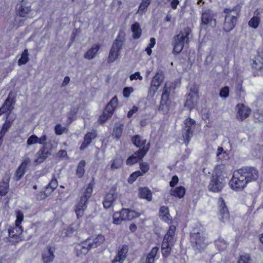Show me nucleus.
Segmentation results:
<instances>
[{"label":"nucleus","mask_w":263,"mask_h":263,"mask_svg":"<svg viewBox=\"0 0 263 263\" xmlns=\"http://www.w3.org/2000/svg\"><path fill=\"white\" fill-rule=\"evenodd\" d=\"M248 183L256 180L259 176L257 170L253 167H246L239 169Z\"/></svg>","instance_id":"nucleus-11"},{"label":"nucleus","mask_w":263,"mask_h":263,"mask_svg":"<svg viewBox=\"0 0 263 263\" xmlns=\"http://www.w3.org/2000/svg\"><path fill=\"white\" fill-rule=\"evenodd\" d=\"M9 177H6L0 183V195L5 196L9 189Z\"/></svg>","instance_id":"nucleus-35"},{"label":"nucleus","mask_w":263,"mask_h":263,"mask_svg":"<svg viewBox=\"0 0 263 263\" xmlns=\"http://www.w3.org/2000/svg\"><path fill=\"white\" fill-rule=\"evenodd\" d=\"M13 100L9 97L7 98L5 101L4 103L2 106L5 111V113L7 111L11 112L13 109V104H14Z\"/></svg>","instance_id":"nucleus-42"},{"label":"nucleus","mask_w":263,"mask_h":263,"mask_svg":"<svg viewBox=\"0 0 263 263\" xmlns=\"http://www.w3.org/2000/svg\"><path fill=\"white\" fill-rule=\"evenodd\" d=\"M117 197V194L116 190L112 187L104 198L103 201L104 207L106 209L109 208L112 205L114 201Z\"/></svg>","instance_id":"nucleus-19"},{"label":"nucleus","mask_w":263,"mask_h":263,"mask_svg":"<svg viewBox=\"0 0 263 263\" xmlns=\"http://www.w3.org/2000/svg\"><path fill=\"white\" fill-rule=\"evenodd\" d=\"M236 91L237 93L240 97L243 98L245 95V90L242 87L241 84H239L236 88Z\"/></svg>","instance_id":"nucleus-60"},{"label":"nucleus","mask_w":263,"mask_h":263,"mask_svg":"<svg viewBox=\"0 0 263 263\" xmlns=\"http://www.w3.org/2000/svg\"><path fill=\"white\" fill-rule=\"evenodd\" d=\"M124 42V40L123 37H121L120 35L114 41L108 55V63H112L118 58Z\"/></svg>","instance_id":"nucleus-5"},{"label":"nucleus","mask_w":263,"mask_h":263,"mask_svg":"<svg viewBox=\"0 0 263 263\" xmlns=\"http://www.w3.org/2000/svg\"><path fill=\"white\" fill-rule=\"evenodd\" d=\"M132 30L133 33L134 39H139L141 35V29L138 23H135L132 26Z\"/></svg>","instance_id":"nucleus-41"},{"label":"nucleus","mask_w":263,"mask_h":263,"mask_svg":"<svg viewBox=\"0 0 263 263\" xmlns=\"http://www.w3.org/2000/svg\"><path fill=\"white\" fill-rule=\"evenodd\" d=\"M240 8L241 7L239 5H237L232 8H226L224 10V12L226 14V16H229L232 19L237 21V17L239 15Z\"/></svg>","instance_id":"nucleus-25"},{"label":"nucleus","mask_w":263,"mask_h":263,"mask_svg":"<svg viewBox=\"0 0 263 263\" xmlns=\"http://www.w3.org/2000/svg\"><path fill=\"white\" fill-rule=\"evenodd\" d=\"M140 198L151 201L152 199V194L151 191L147 187L140 188L139 190Z\"/></svg>","instance_id":"nucleus-36"},{"label":"nucleus","mask_w":263,"mask_h":263,"mask_svg":"<svg viewBox=\"0 0 263 263\" xmlns=\"http://www.w3.org/2000/svg\"><path fill=\"white\" fill-rule=\"evenodd\" d=\"M171 194L179 198L183 197L185 194V190L183 186H179L170 191Z\"/></svg>","instance_id":"nucleus-40"},{"label":"nucleus","mask_w":263,"mask_h":263,"mask_svg":"<svg viewBox=\"0 0 263 263\" xmlns=\"http://www.w3.org/2000/svg\"><path fill=\"white\" fill-rule=\"evenodd\" d=\"M158 250L159 248L158 247L153 248L146 256L145 263H154Z\"/></svg>","instance_id":"nucleus-37"},{"label":"nucleus","mask_w":263,"mask_h":263,"mask_svg":"<svg viewBox=\"0 0 263 263\" xmlns=\"http://www.w3.org/2000/svg\"><path fill=\"white\" fill-rule=\"evenodd\" d=\"M25 169L22 167V166H20L16 170V172L15 173V176L16 178V180H18L20 179L22 176L25 174Z\"/></svg>","instance_id":"nucleus-54"},{"label":"nucleus","mask_w":263,"mask_h":263,"mask_svg":"<svg viewBox=\"0 0 263 263\" xmlns=\"http://www.w3.org/2000/svg\"><path fill=\"white\" fill-rule=\"evenodd\" d=\"M29 60L28 50L27 49L24 50L22 52L21 58L18 61V65L21 66L26 64Z\"/></svg>","instance_id":"nucleus-44"},{"label":"nucleus","mask_w":263,"mask_h":263,"mask_svg":"<svg viewBox=\"0 0 263 263\" xmlns=\"http://www.w3.org/2000/svg\"><path fill=\"white\" fill-rule=\"evenodd\" d=\"M13 121V119H12L11 120L9 119L8 120L7 117L5 122L2 125L1 131L6 134L11 126Z\"/></svg>","instance_id":"nucleus-48"},{"label":"nucleus","mask_w":263,"mask_h":263,"mask_svg":"<svg viewBox=\"0 0 263 263\" xmlns=\"http://www.w3.org/2000/svg\"><path fill=\"white\" fill-rule=\"evenodd\" d=\"M224 185V177L218 178L212 176L208 188L210 191L213 192H219L221 191Z\"/></svg>","instance_id":"nucleus-13"},{"label":"nucleus","mask_w":263,"mask_h":263,"mask_svg":"<svg viewBox=\"0 0 263 263\" xmlns=\"http://www.w3.org/2000/svg\"><path fill=\"white\" fill-rule=\"evenodd\" d=\"M149 150V146H147L146 148H140V149L135 152L132 156H130L126 160L127 165H133L141 160L146 155Z\"/></svg>","instance_id":"nucleus-14"},{"label":"nucleus","mask_w":263,"mask_h":263,"mask_svg":"<svg viewBox=\"0 0 263 263\" xmlns=\"http://www.w3.org/2000/svg\"><path fill=\"white\" fill-rule=\"evenodd\" d=\"M16 219L15 221V225L16 226H20V224L22 222L23 218L24 215L22 212L18 211L16 212Z\"/></svg>","instance_id":"nucleus-56"},{"label":"nucleus","mask_w":263,"mask_h":263,"mask_svg":"<svg viewBox=\"0 0 263 263\" xmlns=\"http://www.w3.org/2000/svg\"><path fill=\"white\" fill-rule=\"evenodd\" d=\"M112 114V112L106 111V108H105L102 115L99 118L100 122L101 123L105 122L108 118L111 117Z\"/></svg>","instance_id":"nucleus-47"},{"label":"nucleus","mask_w":263,"mask_h":263,"mask_svg":"<svg viewBox=\"0 0 263 263\" xmlns=\"http://www.w3.org/2000/svg\"><path fill=\"white\" fill-rule=\"evenodd\" d=\"M248 182L240 170L235 171L229 182L231 188L236 191L242 190L247 185Z\"/></svg>","instance_id":"nucleus-4"},{"label":"nucleus","mask_w":263,"mask_h":263,"mask_svg":"<svg viewBox=\"0 0 263 263\" xmlns=\"http://www.w3.org/2000/svg\"><path fill=\"white\" fill-rule=\"evenodd\" d=\"M190 32V29L186 28L184 29V32H181L174 37L173 45L174 52L178 54L182 50L184 42L187 43L189 41V35Z\"/></svg>","instance_id":"nucleus-3"},{"label":"nucleus","mask_w":263,"mask_h":263,"mask_svg":"<svg viewBox=\"0 0 263 263\" xmlns=\"http://www.w3.org/2000/svg\"><path fill=\"white\" fill-rule=\"evenodd\" d=\"M121 214L122 218L124 220H130L134 218L138 217L140 214L133 210H130L128 209H123L121 210Z\"/></svg>","instance_id":"nucleus-24"},{"label":"nucleus","mask_w":263,"mask_h":263,"mask_svg":"<svg viewBox=\"0 0 263 263\" xmlns=\"http://www.w3.org/2000/svg\"><path fill=\"white\" fill-rule=\"evenodd\" d=\"M164 79V75L163 71L160 69L158 70L151 81L148 91V96L151 97H154L159 87L163 83Z\"/></svg>","instance_id":"nucleus-6"},{"label":"nucleus","mask_w":263,"mask_h":263,"mask_svg":"<svg viewBox=\"0 0 263 263\" xmlns=\"http://www.w3.org/2000/svg\"><path fill=\"white\" fill-rule=\"evenodd\" d=\"M16 9L21 17H26L27 15L29 18H33L36 14V12L30 9V5L26 3V1H21Z\"/></svg>","instance_id":"nucleus-10"},{"label":"nucleus","mask_w":263,"mask_h":263,"mask_svg":"<svg viewBox=\"0 0 263 263\" xmlns=\"http://www.w3.org/2000/svg\"><path fill=\"white\" fill-rule=\"evenodd\" d=\"M253 69L257 71V74L263 73V59L260 56H257L253 60L252 63Z\"/></svg>","instance_id":"nucleus-26"},{"label":"nucleus","mask_w":263,"mask_h":263,"mask_svg":"<svg viewBox=\"0 0 263 263\" xmlns=\"http://www.w3.org/2000/svg\"><path fill=\"white\" fill-rule=\"evenodd\" d=\"M64 128L60 124H58L55 127V132L57 135H61L63 133Z\"/></svg>","instance_id":"nucleus-64"},{"label":"nucleus","mask_w":263,"mask_h":263,"mask_svg":"<svg viewBox=\"0 0 263 263\" xmlns=\"http://www.w3.org/2000/svg\"><path fill=\"white\" fill-rule=\"evenodd\" d=\"M113 222L116 224H120L122 221L124 220L122 218V215L121 214V211L119 213L116 212L114 213L113 215Z\"/></svg>","instance_id":"nucleus-52"},{"label":"nucleus","mask_w":263,"mask_h":263,"mask_svg":"<svg viewBox=\"0 0 263 263\" xmlns=\"http://www.w3.org/2000/svg\"><path fill=\"white\" fill-rule=\"evenodd\" d=\"M87 200L85 197H81L78 204L76 205L75 212L78 218L83 216L87 207Z\"/></svg>","instance_id":"nucleus-21"},{"label":"nucleus","mask_w":263,"mask_h":263,"mask_svg":"<svg viewBox=\"0 0 263 263\" xmlns=\"http://www.w3.org/2000/svg\"><path fill=\"white\" fill-rule=\"evenodd\" d=\"M105 240L104 236L98 235L89 237L85 240L74 245V253L77 257L85 255L91 249L101 245Z\"/></svg>","instance_id":"nucleus-1"},{"label":"nucleus","mask_w":263,"mask_h":263,"mask_svg":"<svg viewBox=\"0 0 263 263\" xmlns=\"http://www.w3.org/2000/svg\"><path fill=\"white\" fill-rule=\"evenodd\" d=\"M133 91L134 89L132 87H125L123 90V96L128 98Z\"/></svg>","instance_id":"nucleus-63"},{"label":"nucleus","mask_w":263,"mask_h":263,"mask_svg":"<svg viewBox=\"0 0 263 263\" xmlns=\"http://www.w3.org/2000/svg\"><path fill=\"white\" fill-rule=\"evenodd\" d=\"M199 98L198 91L195 87L191 89L185 103V106L192 109L196 105Z\"/></svg>","instance_id":"nucleus-15"},{"label":"nucleus","mask_w":263,"mask_h":263,"mask_svg":"<svg viewBox=\"0 0 263 263\" xmlns=\"http://www.w3.org/2000/svg\"><path fill=\"white\" fill-rule=\"evenodd\" d=\"M42 147L36 154V158L34 162L36 163L43 162L50 155L52 151V146L49 141L45 144L42 145Z\"/></svg>","instance_id":"nucleus-8"},{"label":"nucleus","mask_w":263,"mask_h":263,"mask_svg":"<svg viewBox=\"0 0 263 263\" xmlns=\"http://www.w3.org/2000/svg\"><path fill=\"white\" fill-rule=\"evenodd\" d=\"M22 229L21 226H16L8 229V235L9 237L12 238H14L15 241H17L18 236L22 233Z\"/></svg>","instance_id":"nucleus-29"},{"label":"nucleus","mask_w":263,"mask_h":263,"mask_svg":"<svg viewBox=\"0 0 263 263\" xmlns=\"http://www.w3.org/2000/svg\"><path fill=\"white\" fill-rule=\"evenodd\" d=\"M191 243L194 249L198 252L203 250L209 244L208 238L203 232L192 233Z\"/></svg>","instance_id":"nucleus-2"},{"label":"nucleus","mask_w":263,"mask_h":263,"mask_svg":"<svg viewBox=\"0 0 263 263\" xmlns=\"http://www.w3.org/2000/svg\"><path fill=\"white\" fill-rule=\"evenodd\" d=\"M165 85L164 87L163 91L161 96V100L159 107V110L163 114H167L170 110L174 109L173 105H171L169 101L170 91Z\"/></svg>","instance_id":"nucleus-7"},{"label":"nucleus","mask_w":263,"mask_h":263,"mask_svg":"<svg viewBox=\"0 0 263 263\" xmlns=\"http://www.w3.org/2000/svg\"><path fill=\"white\" fill-rule=\"evenodd\" d=\"M122 164L123 160L121 158L117 157L112 160L111 164L110 165V169L111 170L119 169L121 167Z\"/></svg>","instance_id":"nucleus-45"},{"label":"nucleus","mask_w":263,"mask_h":263,"mask_svg":"<svg viewBox=\"0 0 263 263\" xmlns=\"http://www.w3.org/2000/svg\"><path fill=\"white\" fill-rule=\"evenodd\" d=\"M174 245V243H171V242H167V241H165L163 239L161 246V251L162 255L164 257H166L170 254L172 248Z\"/></svg>","instance_id":"nucleus-30"},{"label":"nucleus","mask_w":263,"mask_h":263,"mask_svg":"<svg viewBox=\"0 0 263 263\" xmlns=\"http://www.w3.org/2000/svg\"><path fill=\"white\" fill-rule=\"evenodd\" d=\"M259 14V12L258 11H256L255 12V16H254L249 21V25L254 28H256L259 25L260 20L259 18L257 16Z\"/></svg>","instance_id":"nucleus-46"},{"label":"nucleus","mask_w":263,"mask_h":263,"mask_svg":"<svg viewBox=\"0 0 263 263\" xmlns=\"http://www.w3.org/2000/svg\"><path fill=\"white\" fill-rule=\"evenodd\" d=\"M58 185L57 180L55 178H52L47 185L44 194L41 193L42 195H44L43 198H45L52 193L57 187Z\"/></svg>","instance_id":"nucleus-28"},{"label":"nucleus","mask_w":263,"mask_h":263,"mask_svg":"<svg viewBox=\"0 0 263 263\" xmlns=\"http://www.w3.org/2000/svg\"><path fill=\"white\" fill-rule=\"evenodd\" d=\"M160 216L161 219L167 223L172 221L168 209L166 206H161L159 211Z\"/></svg>","instance_id":"nucleus-34"},{"label":"nucleus","mask_w":263,"mask_h":263,"mask_svg":"<svg viewBox=\"0 0 263 263\" xmlns=\"http://www.w3.org/2000/svg\"><path fill=\"white\" fill-rule=\"evenodd\" d=\"M93 185L91 183H89L83 195L81 197H85L88 200L91 196L92 192Z\"/></svg>","instance_id":"nucleus-51"},{"label":"nucleus","mask_w":263,"mask_h":263,"mask_svg":"<svg viewBox=\"0 0 263 263\" xmlns=\"http://www.w3.org/2000/svg\"><path fill=\"white\" fill-rule=\"evenodd\" d=\"M236 20L232 19L229 16H225V21L223 24V30L226 32H229L235 27Z\"/></svg>","instance_id":"nucleus-31"},{"label":"nucleus","mask_w":263,"mask_h":263,"mask_svg":"<svg viewBox=\"0 0 263 263\" xmlns=\"http://www.w3.org/2000/svg\"><path fill=\"white\" fill-rule=\"evenodd\" d=\"M184 127L182 129V137L186 145H188L190 139L193 136L192 126L195 124V121L192 119H187L185 120Z\"/></svg>","instance_id":"nucleus-9"},{"label":"nucleus","mask_w":263,"mask_h":263,"mask_svg":"<svg viewBox=\"0 0 263 263\" xmlns=\"http://www.w3.org/2000/svg\"><path fill=\"white\" fill-rule=\"evenodd\" d=\"M150 3L149 1H142L141 4H140L139 7L138 12L139 13H143L145 11L146 8L148 7V6L149 5Z\"/></svg>","instance_id":"nucleus-58"},{"label":"nucleus","mask_w":263,"mask_h":263,"mask_svg":"<svg viewBox=\"0 0 263 263\" xmlns=\"http://www.w3.org/2000/svg\"><path fill=\"white\" fill-rule=\"evenodd\" d=\"M47 139V136L45 134L43 135L40 138L35 135H32L28 138L27 140V147H29L37 143L42 145L48 142Z\"/></svg>","instance_id":"nucleus-18"},{"label":"nucleus","mask_w":263,"mask_h":263,"mask_svg":"<svg viewBox=\"0 0 263 263\" xmlns=\"http://www.w3.org/2000/svg\"><path fill=\"white\" fill-rule=\"evenodd\" d=\"M128 248L127 246L124 245L118 251V254L112 260V263H123L126 257Z\"/></svg>","instance_id":"nucleus-22"},{"label":"nucleus","mask_w":263,"mask_h":263,"mask_svg":"<svg viewBox=\"0 0 263 263\" xmlns=\"http://www.w3.org/2000/svg\"><path fill=\"white\" fill-rule=\"evenodd\" d=\"M236 118L242 121L248 118L251 114V109L243 104H238L236 105Z\"/></svg>","instance_id":"nucleus-16"},{"label":"nucleus","mask_w":263,"mask_h":263,"mask_svg":"<svg viewBox=\"0 0 263 263\" xmlns=\"http://www.w3.org/2000/svg\"><path fill=\"white\" fill-rule=\"evenodd\" d=\"M132 142L134 144L140 148H146L147 146H149V143L146 145V140L141 139V137L138 135L135 136L132 138Z\"/></svg>","instance_id":"nucleus-33"},{"label":"nucleus","mask_w":263,"mask_h":263,"mask_svg":"<svg viewBox=\"0 0 263 263\" xmlns=\"http://www.w3.org/2000/svg\"><path fill=\"white\" fill-rule=\"evenodd\" d=\"M86 162L84 160H81L78 164L76 170V175L79 178L83 177L85 173L84 167L85 166Z\"/></svg>","instance_id":"nucleus-43"},{"label":"nucleus","mask_w":263,"mask_h":263,"mask_svg":"<svg viewBox=\"0 0 263 263\" xmlns=\"http://www.w3.org/2000/svg\"><path fill=\"white\" fill-rule=\"evenodd\" d=\"M118 104V98L116 96L113 97L106 106V111L114 112Z\"/></svg>","instance_id":"nucleus-39"},{"label":"nucleus","mask_w":263,"mask_h":263,"mask_svg":"<svg viewBox=\"0 0 263 263\" xmlns=\"http://www.w3.org/2000/svg\"><path fill=\"white\" fill-rule=\"evenodd\" d=\"M218 217L220 221L227 222L229 220L230 214L224 200L222 198L218 199Z\"/></svg>","instance_id":"nucleus-12"},{"label":"nucleus","mask_w":263,"mask_h":263,"mask_svg":"<svg viewBox=\"0 0 263 263\" xmlns=\"http://www.w3.org/2000/svg\"><path fill=\"white\" fill-rule=\"evenodd\" d=\"M163 239L167 242L175 243L177 239L176 234V227L174 225L170 226L169 229L165 235Z\"/></svg>","instance_id":"nucleus-23"},{"label":"nucleus","mask_w":263,"mask_h":263,"mask_svg":"<svg viewBox=\"0 0 263 263\" xmlns=\"http://www.w3.org/2000/svg\"><path fill=\"white\" fill-rule=\"evenodd\" d=\"M226 166L223 164L217 165L214 168V174L212 176L215 177H223V174H226Z\"/></svg>","instance_id":"nucleus-38"},{"label":"nucleus","mask_w":263,"mask_h":263,"mask_svg":"<svg viewBox=\"0 0 263 263\" xmlns=\"http://www.w3.org/2000/svg\"><path fill=\"white\" fill-rule=\"evenodd\" d=\"M229 95V88L225 86L220 89L219 96L221 98H227Z\"/></svg>","instance_id":"nucleus-55"},{"label":"nucleus","mask_w":263,"mask_h":263,"mask_svg":"<svg viewBox=\"0 0 263 263\" xmlns=\"http://www.w3.org/2000/svg\"><path fill=\"white\" fill-rule=\"evenodd\" d=\"M215 17V14L213 12L210 10H205L203 11L201 16L202 24L210 25L212 26H215L216 21Z\"/></svg>","instance_id":"nucleus-17"},{"label":"nucleus","mask_w":263,"mask_h":263,"mask_svg":"<svg viewBox=\"0 0 263 263\" xmlns=\"http://www.w3.org/2000/svg\"><path fill=\"white\" fill-rule=\"evenodd\" d=\"M129 79L130 81L138 79L141 81L143 80V77L140 75V72L138 71L134 74H131L129 76Z\"/></svg>","instance_id":"nucleus-61"},{"label":"nucleus","mask_w":263,"mask_h":263,"mask_svg":"<svg viewBox=\"0 0 263 263\" xmlns=\"http://www.w3.org/2000/svg\"><path fill=\"white\" fill-rule=\"evenodd\" d=\"M78 111V108L71 109L68 116V119L70 122L74 119V116L77 114Z\"/></svg>","instance_id":"nucleus-62"},{"label":"nucleus","mask_w":263,"mask_h":263,"mask_svg":"<svg viewBox=\"0 0 263 263\" xmlns=\"http://www.w3.org/2000/svg\"><path fill=\"white\" fill-rule=\"evenodd\" d=\"M97 134L95 131L87 133L84 136V142L81 144L80 149L82 151L84 150L90 144L92 139L95 138Z\"/></svg>","instance_id":"nucleus-27"},{"label":"nucleus","mask_w":263,"mask_h":263,"mask_svg":"<svg viewBox=\"0 0 263 263\" xmlns=\"http://www.w3.org/2000/svg\"><path fill=\"white\" fill-rule=\"evenodd\" d=\"M140 168L143 174L147 173L149 168L148 164L146 162L140 163Z\"/></svg>","instance_id":"nucleus-59"},{"label":"nucleus","mask_w":263,"mask_h":263,"mask_svg":"<svg viewBox=\"0 0 263 263\" xmlns=\"http://www.w3.org/2000/svg\"><path fill=\"white\" fill-rule=\"evenodd\" d=\"M54 249L48 247L44 249L42 252V257L44 263H51L54 258Z\"/></svg>","instance_id":"nucleus-20"},{"label":"nucleus","mask_w":263,"mask_h":263,"mask_svg":"<svg viewBox=\"0 0 263 263\" xmlns=\"http://www.w3.org/2000/svg\"><path fill=\"white\" fill-rule=\"evenodd\" d=\"M215 244L217 248L219 250H223L227 247V242L223 239L219 238L218 240L215 241Z\"/></svg>","instance_id":"nucleus-53"},{"label":"nucleus","mask_w":263,"mask_h":263,"mask_svg":"<svg viewBox=\"0 0 263 263\" xmlns=\"http://www.w3.org/2000/svg\"><path fill=\"white\" fill-rule=\"evenodd\" d=\"M100 48L99 44H95L84 54V57L88 60L93 59Z\"/></svg>","instance_id":"nucleus-32"},{"label":"nucleus","mask_w":263,"mask_h":263,"mask_svg":"<svg viewBox=\"0 0 263 263\" xmlns=\"http://www.w3.org/2000/svg\"><path fill=\"white\" fill-rule=\"evenodd\" d=\"M78 227V224H72L69 226L66 230V235L70 236L76 231Z\"/></svg>","instance_id":"nucleus-57"},{"label":"nucleus","mask_w":263,"mask_h":263,"mask_svg":"<svg viewBox=\"0 0 263 263\" xmlns=\"http://www.w3.org/2000/svg\"><path fill=\"white\" fill-rule=\"evenodd\" d=\"M122 125H116L113 130V135L117 138L119 139L123 131Z\"/></svg>","instance_id":"nucleus-50"},{"label":"nucleus","mask_w":263,"mask_h":263,"mask_svg":"<svg viewBox=\"0 0 263 263\" xmlns=\"http://www.w3.org/2000/svg\"><path fill=\"white\" fill-rule=\"evenodd\" d=\"M250 256L248 254H242L238 258L237 263H251Z\"/></svg>","instance_id":"nucleus-49"}]
</instances>
